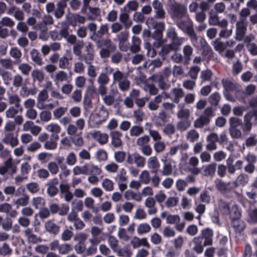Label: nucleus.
I'll use <instances>...</instances> for the list:
<instances>
[{
  "mask_svg": "<svg viewBox=\"0 0 257 257\" xmlns=\"http://www.w3.org/2000/svg\"><path fill=\"white\" fill-rule=\"evenodd\" d=\"M90 38L96 43L98 48H101L102 47H105L106 48L110 49L111 51H114L116 49V46L112 44L110 39H102L97 40L93 35L91 36Z\"/></svg>",
  "mask_w": 257,
  "mask_h": 257,
  "instance_id": "nucleus-16",
  "label": "nucleus"
},
{
  "mask_svg": "<svg viewBox=\"0 0 257 257\" xmlns=\"http://www.w3.org/2000/svg\"><path fill=\"white\" fill-rule=\"evenodd\" d=\"M152 5L155 11V17L160 20L165 19L166 12L161 2L158 0H154Z\"/></svg>",
  "mask_w": 257,
  "mask_h": 257,
  "instance_id": "nucleus-15",
  "label": "nucleus"
},
{
  "mask_svg": "<svg viewBox=\"0 0 257 257\" xmlns=\"http://www.w3.org/2000/svg\"><path fill=\"white\" fill-rule=\"evenodd\" d=\"M125 162L129 165L135 164L138 167L143 168L145 165L146 159L138 153H128Z\"/></svg>",
  "mask_w": 257,
  "mask_h": 257,
  "instance_id": "nucleus-9",
  "label": "nucleus"
},
{
  "mask_svg": "<svg viewBox=\"0 0 257 257\" xmlns=\"http://www.w3.org/2000/svg\"><path fill=\"white\" fill-rule=\"evenodd\" d=\"M84 44L83 41L78 40L77 42L74 44L73 47V51L76 55L80 56L81 54V50L84 47Z\"/></svg>",
  "mask_w": 257,
  "mask_h": 257,
  "instance_id": "nucleus-56",
  "label": "nucleus"
},
{
  "mask_svg": "<svg viewBox=\"0 0 257 257\" xmlns=\"http://www.w3.org/2000/svg\"><path fill=\"white\" fill-rule=\"evenodd\" d=\"M146 24L149 26H151L155 30V32L158 35V38L162 37V32L165 29V24L161 22H157L154 18H148L146 21Z\"/></svg>",
  "mask_w": 257,
  "mask_h": 257,
  "instance_id": "nucleus-13",
  "label": "nucleus"
},
{
  "mask_svg": "<svg viewBox=\"0 0 257 257\" xmlns=\"http://www.w3.org/2000/svg\"><path fill=\"white\" fill-rule=\"evenodd\" d=\"M72 250L71 245L67 243L60 244L58 251L59 254H66Z\"/></svg>",
  "mask_w": 257,
  "mask_h": 257,
  "instance_id": "nucleus-54",
  "label": "nucleus"
},
{
  "mask_svg": "<svg viewBox=\"0 0 257 257\" xmlns=\"http://www.w3.org/2000/svg\"><path fill=\"white\" fill-rule=\"evenodd\" d=\"M12 220L10 217H6L4 219L0 216V227L5 231H9L12 228Z\"/></svg>",
  "mask_w": 257,
  "mask_h": 257,
  "instance_id": "nucleus-33",
  "label": "nucleus"
},
{
  "mask_svg": "<svg viewBox=\"0 0 257 257\" xmlns=\"http://www.w3.org/2000/svg\"><path fill=\"white\" fill-rule=\"evenodd\" d=\"M132 244L135 248L138 247L140 246H144L148 248H150V245L149 243L146 238L140 239L139 238H135L132 241Z\"/></svg>",
  "mask_w": 257,
  "mask_h": 257,
  "instance_id": "nucleus-35",
  "label": "nucleus"
},
{
  "mask_svg": "<svg viewBox=\"0 0 257 257\" xmlns=\"http://www.w3.org/2000/svg\"><path fill=\"white\" fill-rule=\"evenodd\" d=\"M85 49L87 52L88 59H85L86 61L85 62L89 64L90 63V61L92 60L93 58V48L92 44L90 42L88 43L85 46Z\"/></svg>",
  "mask_w": 257,
  "mask_h": 257,
  "instance_id": "nucleus-45",
  "label": "nucleus"
},
{
  "mask_svg": "<svg viewBox=\"0 0 257 257\" xmlns=\"http://www.w3.org/2000/svg\"><path fill=\"white\" fill-rule=\"evenodd\" d=\"M140 180L141 183L147 184L150 181V176L149 173L147 171H143L140 176Z\"/></svg>",
  "mask_w": 257,
  "mask_h": 257,
  "instance_id": "nucleus-64",
  "label": "nucleus"
},
{
  "mask_svg": "<svg viewBox=\"0 0 257 257\" xmlns=\"http://www.w3.org/2000/svg\"><path fill=\"white\" fill-rule=\"evenodd\" d=\"M131 136H138L144 133L143 127L137 125L133 126L130 131Z\"/></svg>",
  "mask_w": 257,
  "mask_h": 257,
  "instance_id": "nucleus-58",
  "label": "nucleus"
},
{
  "mask_svg": "<svg viewBox=\"0 0 257 257\" xmlns=\"http://www.w3.org/2000/svg\"><path fill=\"white\" fill-rule=\"evenodd\" d=\"M0 23L5 27L10 28H12L15 25L14 21L8 17H3L0 20Z\"/></svg>",
  "mask_w": 257,
  "mask_h": 257,
  "instance_id": "nucleus-60",
  "label": "nucleus"
},
{
  "mask_svg": "<svg viewBox=\"0 0 257 257\" xmlns=\"http://www.w3.org/2000/svg\"><path fill=\"white\" fill-rule=\"evenodd\" d=\"M139 7V4L136 1L128 2L122 8V10L130 12V11H136Z\"/></svg>",
  "mask_w": 257,
  "mask_h": 257,
  "instance_id": "nucleus-40",
  "label": "nucleus"
},
{
  "mask_svg": "<svg viewBox=\"0 0 257 257\" xmlns=\"http://www.w3.org/2000/svg\"><path fill=\"white\" fill-rule=\"evenodd\" d=\"M151 229V228L148 223H141L137 228V232L139 234H143L150 232Z\"/></svg>",
  "mask_w": 257,
  "mask_h": 257,
  "instance_id": "nucleus-48",
  "label": "nucleus"
},
{
  "mask_svg": "<svg viewBox=\"0 0 257 257\" xmlns=\"http://www.w3.org/2000/svg\"><path fill=\"white\" fill-rule=\"evenodd\" d=\"M164 164L163 168L162 174L163 175L168 176L170 175L172 172V167L170 163H167L166 160L163 161Z\"/></svg>",
  "mask_w": 257,
  "mask_h": 257,
  "instance_id": "nucleus-61",
  "label": "nucleus"
},
{
  "mask_svg": "<svg viewBox=\"0 0 257 257\" xmlns=\"http://www.w3.org/2000/svg\"><path fill=\"white\" fill-rule=\"evenodd\" d=\"M58 184V180L56 178L49 180L47 183L46 186H48L47 193L49 196L53 197L57 195L58 192V189L56 186Z\"/></svg>",
  "mask_w": 257,
  "mask_h": 257,
  "instance_id": "nucleus-19",
  "label": "nucleus"
},
{
  "mask_svg": "<svg viewBox=\"0 0 257 257\" xmlns=\"http://www.w3.org/2000/svg\"><path fill=\"white\" fill-rule=\"evenodd\" d=\"M218 208L220 212L224 215H228L230 212L229 205L228 203L220 199L218 201Z\"/></svg>",
  "mask_w": 257,
  "mask_h": 257,
  "instance_id": "nucleus-34",
  "label": "nucleus"
},
{
  "mask_svg": "<svg viewBox=\"0 0 257 257\" xmlns=\"http://www.w3.org/2000/svg\"><path fill=\"white\" fill-rule=\"evenodd\" d=\"M173 93L174 95L173 101L176 103H178L180 99L184 95V92L181 88H175L173 89Z\"/></svg>",
  "mask_w": 257,
  "mask_h": 257,
  "instance_id": "nucleus-46",
  "label": "nucleus"
},
{
  "mask_svg": "<svg viewBox=\"0 0 257 257\" xmlns=\"http://www.w3.org/2000/svg\"><path fill=\"white\" fill-rule=\"evenodd\" d=\"M214 232L212 229L206 228L201 230L199 235L195 237L192 242L194 244L193 249L197 254L202 253L204 247L213 244Z\"/></svg>",
  "mask_w": 257,
  "mask_h": 257,
  "instance_id": "nucleus-1",
  "label": "nucleus"
},
{
  "mask_svg": "<svg viewBox=\"0 0 257 257\" xmlns=\"http://www.w3.org/2000/svg\"><path fill=\"white\" fill-rule=\"evenodd\" d=\"M111 138V145L113 147L117 148L121 147L122 145L121 137L122 136L121 133L119 131H112L110 134Z\"/></svg>",
  "mask_w": 257,
  "mask_h": 257,
  "instance_id": "nucleus-21",
  "label": "nucleus"
},
{
  "mask_svg": "<svg viewBox=\"0 0 257 257\" xmlns=\"http://www.w3.org/2000/svg\"><path fill=\"white\" fill-rule=\"evenodd\" d=\"M231 225L234 229V232L238 235H243L244 231L246 227L245 222L241 219L231 221Z\"/></svg>",
  "mask_w": 257,
  "mask_h": 257,
  "instance_id": "nucleus-18",
  "label": "nucleus"
},
{
  "mask_svg": "<svg viewBox=\"0 0 257 257\" xmlns=\"http://www.w3.org/2000/svg\"><path fill=\"white\" fill-rule=\"evenodd\" d=\"M9 102L11 104H14L15 107L18 109H20V111H22L23 110L22 107L20 105V98L17 95H12L10 96L9 98Z\"/></svg>",
  "mask_w": 257,
  "mask_h": 257,
  "instance_id": "nucleus-44",
  "label": "nucleus"
},
{
  "mask_svg": "<svg viewBox=\"0 0 257 257\" xmlns=\"http://www.w3.org/2000/svg\"><path fill=\"white\" fill-rule=\"evenodd\" d=\"M230 135L233 139H239L241 138L242 133L240 128L243 132L244 122L241 119L237 117H231L229 119Z\"/></svg>",
  "mask_w": 257,
  "mask_h": 257,
  "instance_id": "nucleus-4",
  "label": "nucleus"
},
{
  "mask_svg": "<svg viewBox=\"0 0 257 257\" xmlns=\"http://www.w3.org/2000/svg\"><path fill=\"white\" fill-rule=\"evenodd\" d=\"M48 97V94L47 90L44 89L41 91L38 95V103L37 106H40L41 105V103H43Z\"/></svg>",
  "mask_w": 257,
  "mask_h": 257,
  "instance_id": "nucleus-50",
  "label": "nucleus"
},
{
  "mask_svg": "<svg viewBox=\"0 0 257 257\" xmlns=\"http://www.w3.org/2000/svg\"><path fill=\"white\" fill-rule=\"evenodd\" d=\"M130 13L121 9L118 18L119 22L123 25L125 29L130 28L133 24V22L130 18Z\"/></svg>",
  "mask_w": 257,
  "mask_h": 257,
  "instance_id": "nucleus-17",
  "label": "nucleus"
},
{
  "mask_svg": "<svg viewBox=\"0 0 257 257\" xmlns=\"http://www.w3.org/2000/svg\"><path fill=\"white\" fill-rule=\"evenodd\" d=\"M167 8L168 13L173 20L182 18L187 13L186 6L175 0H168Z\"/></svg>",
  "mask_w": 257,
  "mask_h": 257,
  "instance_id": "nucleus-2",
  "label": "nucleus"
},
{
  "mask_svg": "<svg viewBox=\"0 0 257 257\" xmlns=\"http://www.w3.org/2000/svg\"><path fill=\"white\" fill-rule=\"evenodd\" d=\"M220 99V95L218 92L212 93L209 97V102L212 105L216 106L218 105Z\"/></svg>",
  "mask_w": 257,
  "mask_h": 257,
  "instance_id": "nucleus-57",
  "label": "nucleus"
},
{
  "mask_svg": "<svg viewBox=\"0 0 257 257\" xmlns=\"http://www.w3.org/2000/svg\"><path fill=\"white\" fill-rule=\"evenodd\" d=\"M212 45L215 51L219 52L221 54L224 53L225 48L224 47V42L220 41V39H217L212 42Z\"/></svg>",
  "mask_w": 257,
  "mask_h": 257,
  "instance_id": "nucleus-36",
  "label": "nucleus"
},
{
  "mask_svg": "<svg viewBox=\"0 0 257 257\" xmlns=\"http://www.w3.org/2000/svg\"><path fill=\"white\" fill-rule=\"evenodd\" d=\"M201 47L202 49V55L203 56L208 55L211 57L213 54V52L206 40L201 38L200 40Z\"/></svg>",
  "mask_w": 257,
  "mask_h": 257,
  "instance_id": "nucleus-30",
  "label": "nucleus"
},
{
  "mask_svg": "<svg viewBox=\"0 0 257 257\" xmlns=\"http://www.w3.org/2000/svg\"><path fill=\"white\" fill-rule=\"evenodd\" d=\"M54 19L49 14L44 15L42 21L38 24V29L40 31L39 38L42 40H46L47 38L43 35L48 31L47 25H52L54 24Z\"/></svg>",
  "mask_w": 257,
  "mask_h": 257,
  "instance_id": "nucleus-6",
  "label": "nucleus"
},
{
  "mask_svg": "<svg viewBox=\"0 0 257 257\" xmlns=\"http://www.w3.org/2000/svg\"><path fill=\"white\" fill-rule=\"evenodd\" d=\"M87 19L89 21H95L100 17L101 11L97 7H88Z\"/></svg>",
  "mask_w": 257,
  "mask_h": 257,
  "instance_id": "nucleus-23",
  "label": "nucleus"
},
{
  "mask_svg": "<svg viewBox=\"0 0 257 257\" xmlns=\"http://www.w3.org/2000/svg\"><path fill=\"white\" fill-rule=\"evenodd\" d=\"M163 132L166 135L171 137L175 134V127L172 123H168L165 126Z\"/></svg>",
  "mask_w": 257,
  "mask_h": 257,
  "instance_id": "nucleus-53",
  "label": "nucleus"
},
{
  "mask_svg": "<svg viewBox=\"0 0 257 257\" xmlns=\"http://www.w3.org/2000/svg\"><path fill=\"white\" fill-rule=\"evenodd\" d=\"M68 21L70 25L75 27L78 24H84L86 21V18L79 14H74L69 16Z\"/></svg>",
  "mask_w": 257,
  "mask_h": 257,
  "instance_id": "nucleus-20",
  "label": "nucleus"
},
{
  "mask_svg": "<svg viewBox=\"0 0 257 257\" xmlns=\"http://www.w3.org/2000/svg\"><path fill=\"white\" fill-rule=\"evenodd\" d=\"M180 49V48L174 46L173 44L170 43L169 44L165 45L163 46L161 49V53L164 54H167L171 51H177Z\"/></svg>",
  "mask_w": 257,
  "mask_h": 257,
  "instance_id": "nucleus-43",
  "label": "nucleus"
},
{
  "mask_svg": "<svg viewBox=\"0 0 257 257\" xmlns=\"http://www.w3.org/2000/svg\"><path fill=\"white\" fill-rule=\"evenodd\" d=\"M102 186L106 191H111L114 189L113 182L109 179H104L102 182Z\"/></svg>",
  "mask_w": 257,
  "mask_h": 257,
  "instance_id": "nucleus-49",
  "label": "nucleus"
},
{
  "mask_svg": "<svg viewBox=\"0 0 257 257\" xmlns=\"http://www.w3.org/2000/svg\"><path fill=\"white\" fill-rule=\"evenodd\" d=\"M243 133H249L252 125L257 124V109H251L248 111L243 117Z\"/></svg>",
  "mask_w": 257,
  "mask_h": 257,
  "instance_id": "nucleus-5",
  "label": "nucleus"
},
{
  "mask_svg": "<svg viewBox=\"0 0 257 257\" xmlns=\"http://www.w3.org/2000/svg\"><path fill=\"white\" fill-rule=\"evenodd\" d=\"M29 196L28 195L24 194L23 197H21L17 199L15 202V204L18 208L20 206H25L29 203Z\"/></svg>",
  "mask_w": 257,
  "mask_h": 257,
  "instance_id": "nucleus-42",
  "label": "nucleus"
},
{
  "mask_svg": "<svg viewBox=\"0 0 257 257\" xmlns=\"http://www.w3.org/2000/svg\"><path fill=\"white\" fill-rule=\"evenodd\" d=\"M66 2H59L56 5V8L54 10V16L56 19H60L64 14V9L66 6Z\"/></svg>",
  "mask_w": 257,
  "mask_h": 257,
  "instance_id": "nucleus-29",
  "label": "nucleus"
},
{
  "mask_svg": "<svg viewBox=\"0 0 257 257\" xmlns=\"http://www.w3.org/2000/svg\"><path fill=\"white\" fill-rule=\"evenodd\" d=\"M16 29L19 32L26 33L28 31L29 27L24 21H19L17 24Z\"/></svg>",
  "mask_w": 257,
  "mask_h": 257,
  "instance_id": "nucleus-63",
  "label": "nucleus"
},
{
  "mask_svg": "<svg viewBox=\"0 0 257 257\" xmlns=\"http://www.w3.org/2000/svg\"><path fill=\"white\" fill-rule=\"evenodd\" d=\"M58 139H52V138L50 137L49 141H47L44 144V148L47 150H54L56 149L57 146V141Z\"/></svg>",
  "mask_w": 257,
  "mask_h": 257,
  "instance_id": "nucleus-47",
  "label": "nucleus"
},
{
  "mask_svg": "<svg viewBox=\"0 0 257 257\" xmlns=\"http://www.w3.org/2000/svg\"><path fill=\"white\" fill-rule=\"evenodd\" d=\"M191 125V121L188 119H182L178 122L177 129L182 132L187 130Z\"/></svg>",
  "mask_w": 257,
  "mask_h": 257,
  "instance_id": "nucleus-38",
  "label": "nucleus"
},
{
  "mask_svg": "<svg viewBox=\"0 0 257 257\" xmlns=\"http://www.w3.org/2000/svg\"><path fill=\"white\" fill-rule=\"evenodd\" d=\"M108 116V112L104 106H101L99 110L93 115L91 119V121L93 123V126L97 127L105 122L107 119Z\"/></svg>",
  "mask_w": 257,
  "mask_h": 257,
  "instance_id": "nucleus-8",
  "label": "nucleus"
},
{
  "mask_svg": "<svg viewBox=\"0 0 257 257\" xmlns=\"http://www.w3.org/2000/svg\"><path fill=\"white\" fill-rule=\"evenodd\" d=\"M210 120L208 118L201 115L195 120L194 126L196 128H202L204 125L208 124Z\"/></svg>",
  "mask_w": 257,
  "mask_h": 257,
  "instance_id": "nucleus-37",
  "label": "nucleus"
},
{
  "mask_svg": "<svg viewBox=\"0 0 257 257\" xmlns=\"http://www.w3.org/2000/svg\"><path fill=\"white\" fill-rule=\"evenodd\" d=\"M221 82L224 88L223 95L225 99L229 101H235L234 97L230 94V92L234 91L237 92L236 85L227 78L222 79Z\"/></svg>",
  "mask_w": 257,
  "mask_h": 257,
  "instance_id": "nucleus-7",
  "label": "nucleus"
},
{
  "mask_svg": "<svg viewBox=\"0 0 257 257\" xmlns=\"http://www.w3.org/2000/svg\"><path fill=\"white\" fill-rule=\"evenodd\" d=\"M193 53V48L189 45H186L183 48V63H190Z\"/></svg>",
  "mask_w": 257,
  "mask_h": 257,
  "instance_id": "nucleus-25",
  "label": "nucleus"
},
{
  "mask_svg": "<svg viewBox=\"0 0 257 257\" xmlns=\"http://www.w3.org/2000/svg\"><path fill=\"white\" fill-rule=\"evenodd\" d=\"M3 142L7 145H10L11 147H14L18 145L19 141L17 137L14 136L13 133L6 134L3 139Z\"/></svg>",
  "mask_w": 257,
  "mask_h": 257,
  "instance_id": "nucleus-27",
  "label": "nucleus"
},
{
  "mask_svg": "<svg viewBox=\"0 0 257 257\" xmlns=\"http://www.w3.org/2000/svg\"><path fill=\"white\" fill-rule=\"evenodd\" d=\"M217 164L212 163L204 167L202 174L205 176H213L216 169Z\"/></svg>",
  "mask_w": 257,
  "mask_h": 257,
  "instance_id": "nucleus-32",
  "label": "nucleus"
},
{
  "mask_svg": "<svg viewBox=\"0 0 257 257\" xmlns=\"http://www.w3.org/2000/svg\"><path fill=\"white\" fill-rule=\"evenodd\" d=\"M47 130L48 131L52 133L50 137L52 138V139H59L58 134L61 131V128L59 125L57 124L51 123L47 126Z\"/></svg>",
  "mask_w": 257,
  "mask_h": 257,
  "instance_id": "nucleus-31",
  "label": "nucleus"
},
{
  "mask_svg": "<svg viewBox=\"0 0 257 257\" xmlns=\"http://www.w3.org/2000/svg\"><path fill=\"white\" fill-rule=\"evenodd\" d=\"M148 167L151 169V173H157L160 168V163L156 157H151L148 159Z\"/></svg>",
  "mask_w": 257,
  "mask_h": 257,
  "instance_id": "nucleus-28",
  "label": "nucleus"
},
{
  "mask_svg": "<svg viewBox=\"0 0 257 257\" xmlns=\"http://www.w3.org/2000/svg\"><path fill=\"white\" fill-rule=\"evenodd\" d=\"M199 134L195 130H191L187 133V139L191 142H194L199 138Z\"/></svg>",
  "mask_w": 257,
  "mask_h": 257,
  "instance_id": "nucleus-59",
  "label": "nucleus"
},
{
  "mask_svg": "<svg viewBox=\"0 0 257 257\" xmlns=\"http://www.w3.org/2000/svg\"><path fill=\"white\" fill-rule=\"evenodd\" d=\"M208 23L211 26H218L220 28L227 27L228 24L227 20L225 19L220 21L218 15L216 13H209Z\"/></svg>",
  "mask_w": 257,
  "mask_h": 257,
  "instance_id": "nucleus-12",
  "label": "nucleus"
},
{
  "mask_svg": "<svg viewBox=\"0 0 257 257\" xmlns=\"http://www.w3.org/2000/svg\"><path fill=\"white\" fill-rule=\"evenodd\" d=\"M32 204L36 209H40L45 204V200L41 197H34L32 200Z\"/></svg>",
  "mask_w": 257,
  "mask_h": 257,
  "instance_id": "nucleus-51",
  "label": "nucleus"
},
{
  "mask_svg": "<svg viewBox=\"0 0 257 257\" xmlns=\"http://www.w3.org/2000/svg\"><path fill=\"white\" fill-rule=\"evenodd\" d=\"M235 26V39L237 41H242L247 30V21L238 20V21L236 22Z\"/></svg>",
  "mask_w": 257,
  "mask_h": 257,
  "instance_id": "nucleus-11",
  "label": "nucleus"
},
{
  "mask_svg": "<svg viewBox=\"0 0 257 257\" xmlns=\"http://www.w3.org/2000/svg\"><path fill=\"white\" fill-rule=\"evenodd\" d=\"M166 38L171 40V44L179 48L184 41V38L178 36L175 28L173 27H170L167 29Z\"/></svg>",
  "mask_w": 257,
  "mask_h": 257,
  "instance_id": "nucleus-10",
  "label": "nucleus"
},
{
  "mask_svg": "<svg viewBox=\"0 0 257 257\" xmlns=\"http://www.w3.org/2000/svg\"><path fill=\"white\" fill-rule=\"evenodd\" d=\"M88 172L87 175H99L101 172V170L97 166H94L92 164H88Z\"/></svg>",
  "mask_w": 257,
  "mask_h": 257,
  "instance_id": "nucleus-55",
  "label": "nucleus"
},
{
  "mask_svg": "<svg viewBox=\"0 0 257 257\" xmlns=\"http://www.w3.org/2000/svg\"><path fill=\"white\" fill-rule=\"evenodd\" d=\"M7 14L13 16L15 19L18 21H24L25 18L24 11L15 5L10 6L7 9Z\"/></svg>",
  "mask_w": 257,
  "mask_h": 257,
  "instance_id": "nucleus-14",
  "label": "nucleus"
},
{
  "mask_svg": "<svg viewBox=\"0 0 257 257\" xmlns=\"http://www.w3.org/2000/svg\"><path fill=\"white\" fill-rule=\"evenodd\" d=\"M169 117L164 110L161 111L156 117L157 123L160 125H165Z\"/></svg>",
  "mask_w": 257,
  "mask_h": 257,
  "instance_id": "nucleus-39",
  "label": "nucleus"
},
{
  "mask_svg": "<svg viewBox=\"0 0 257 257\" xmlns=\"http://www.w3.org/2000/svg\"><path fill=\"white\" fill-rule=\"evenodd\" d=\"M117 17V11L115 10H111L108 12L105 19L109 22H114L116 21Z\"/></svg>",
  "mask_w": 257,
  "mask_h": 257,
  "instance_id": "nucleus-52",
  "label": "nucleus"
},
{
  "mask_svg": "<svg viewBox=\"0 0 257 257\" xmlns=\"http://www.w3.org/2000/svg\"><path fill=\"white\" fill-rule=\"evenodd\" d=\"M177 19L176 25L177 27L188 35L193 44L196 43L198 41V37L194 30L192 23L190 21H186L182 18Z\"/></svg>",
  "mask_w": 257,
  "mask_h": 257,
  "instance_id": "nucleus-3",
  "label": "nucleus"
},
{
  "mask_svg": "<svg viewBox=\"0 0 257 257\" xmlns=\"http://www.w3.org/2000/svg\"><path fill=\"white\" fill-rule=\"evenodd\" d=\"M46 230L50 234L57 235L60 230V226L55 223L53 220H49L45 223Z\"/></svg>",
  "mask_w": 257,
  "mask_h": 257,
  "instance_id": "nucleus-26",
  "label": "nucleus"
},
{
  "mask_svg": "<svg viewBox=\"0 0 257 257\" xmlns=\"http://www.w3.org/2000/svg\"><path fill=\"white\" fill-rule=\"evenodd\" d=\"M248 181V177L246 174H240L236 179L235 180V183L236 186H244L245 185Z\"/></svg>",
  "mask_w": 257,
  "mask_h": 257,
  "instance_id": "nucleus-41",
  "label": "nucleus"
},
{
  "mask_svg": "<svg viewBox=\"0 0 257 257\" xmlns=\"http://www.w3.org/2000/svg\"><path fill=\"white\" fill-rule=\"evenodd\" d=\"M177 115L178 118L179 119H189L190 113L189 109H181L178 111Z\"/></svg>",
  "mask_w": 257,
  "mask_h": 257,
  "instance_id": "nucleus-62",
  "label": "nucleus"
},
{
  "mask_svg": "<svg viewBox=\"0 0 257 257\" xmlns=\"http://www.w3.org/2000/svg\"><path fill=\"white\" fill-rule=\"evenodd\" d=\"M229 214L231 221H237L241 217L242 210L237 205L234 204L230 209Z\"/></svg>",
  "mask_w": 257,
  "mask_h": 257,
  "instance_id": "nucleus-22",
  "label": "nucleus"
},
{
  "mask_svg": "<svg viewBox=\"0 0 257 257\" xmlns=\"http://www.w3.org/2000/svg\"><path fill=\"white\" fill-rule=\"evenodd\" d=\"M141 40L137 36H133L131 38V44L128 46V50L133 53H136L139 52L141 50Z\"/></svg>",
  "mask_w": 257,
  "mask_h": 257,
  "instance_id": "nucleus-24",
  "label": "nucleus"
}]
</instances>
